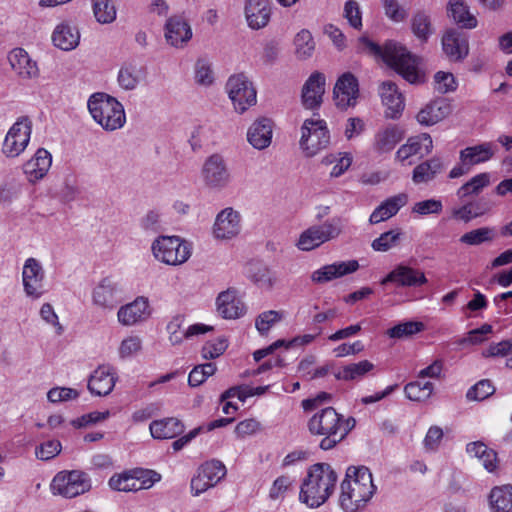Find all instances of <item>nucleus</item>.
<instances>
[{
	"label": "nucleus",
	"instance_id": "obj_1",
	"mask_svg": "<svg viewBox=\"0 0 512 512\" xmlns=\"http://www.w3.org/2000/svg\"><path fill=\"white\" fill-rule=\"evenodd\" d=\"M358 49L371 56L381 58L407 82L419 84L424 82V75L418 70V62L404 46L395 41H387L383 47L366 36L359 38Z\"/></svg>",
	"mask_w": 512,
	"mask_h": 512
},
{
	"label": "nucleus",
	"instance_id": "obj_2",
	"mask_svg": "<svg viewBox=\"0 0 512 512\" xmlns=\"http://www.w3.org/2000/svg\"><path fill=\"white\" fill-rule=\"evenodd\" d=\"M376 491L372 473L365 466H350L341 483L339 504L346 512H356L371 500Z\"/></svg>",
	"mask_w": 512,
	"mask_h": 512
},
{
	"label": "nucleus",
	"instance_id": "obj_3",
	"mask_svg": "<svg viewBox=\"0 0 512 512\" xmlns=\"http://www.w3.org/2000/svg\"><path fill=\"white\" fill-rule=\"evenodd\" d=\"M338 476L327 463L312 465L301 485L299 500L310 508L324 504L333 493Z\"/></svg>",
	"mask_w": 512,
	"mask_h": 512
},
{
	"label": "nucleus",
	"instance_id": "obj_4",
	"mask_svg": "<svg viewBox=\"0 0 512 512\" xmlns=\"http://www.w3.org/2000/svg\"><path fill=\"white\" fill-rule=\"evenodd\" d=\"M87 106L92 118L106 131L120 129L126 122L123 105L106 93L92 94Z\"/></svg>",
	"mask_w": 512,
	"mask_h": 512
},
{
	"label": "nucleus",
	"instance_id": "obj_5",
	"mask_svg": "<svg viewBox=\"0 0 512 512\" xmlns=\"http://www.w3.org/2000/svg\"><path fill=\"white\" fill-rule=\"evenodd\" d=\"M342 415L337 413L333 407H326L314 414L308 422V429L311 434L323 436L319 443L322 450L333 449L341 442L338 433L340 430Z\"/></svg>",
	"mask_w": 512,
	"mask_h": 512
},
{
	"label": "nucleus",
	"instance_id": "obj_6",
	"mask_svg": "<svg viewBox=\"0 0 512 512\" xmlns=\"http://www.w3.org/2000/svg\"><path fill=\"white\" fill-rule=\"evenodd\" d=\"M154 257L167 265H181L192 254V245L179 236H159L151 246Z\"/></svg>",
	"mask_w": 512,
	"mask_h": 512
},
{
	"label": "nucleus",
	"instance_id": "obj_7",
	"mask_svg": "<svg viewBox=\"0 0 512 512\" xmlns=\"http://www.w3.org/2000/svg\"><path fill=\"white\" fill-rule=\"evenodd\" d=\"M300 148L306 157H314L330 144V132L322 119H306L301 127Z\"/></svg>",
	"mask_w": 512,
	"mask_h": 512
},
{
	"label": "nucleus",
	"instance_id": "obj_8",
	"mask_svg": "<svg viewBox=\"0 0 512 512\" xmlns=\"http://www.w3.org/2000/svg\"><path fill=\"white\" fill-rule=\"evenodd\" d=\"M90 489L91 479L89 475L80 470L61 471L54 476L51 482L53 494L65 498L77 497Z\"/></svg>",
	"mask_w": 512,
	"mask_h": 512
},
{
	"label": "nucleus",
	"instance_id": "obj_9",
	"mask_svg": "<svg viewBox=\"0 0 512 512\" xmlns=\"http://www.w3.org/2000/svg\"><path fill=\"white\" fill-rule=\"evenodd\" d=\"M226 89L239 113L245 112L256 103V90L243 73L232 75L226 83Z\"/></svg>",
	"mask_w": 512,
	"mask_h": 512
},
{
	"label": "nucleus",
	"instance_id": "obj_10",
	"mask_svg": "<svg viewBox=\"0 0 512 512\" xmlns=\"http://www.w3.org/2000/svg\"><path fill=\"white\" fill-rule=\"evenodd\" d=\"M31 130V121L27 117L19 118L7 132L2 152L11 158L19 156L30 141Z\"/></svg>",
	"mask_w": 512,
	"mask_h": 512
},
{
	"label": "nucleus",
	"instance_id": "obj_11",
	"mask_svg": "<svg viewBox=\"0 0 512 512\" xmlns=\"http://www.w3.org/2000/svg\"><path fill=\"white\" fill-rule=\"evenodd\" d=\"M202 180L206 187L221 190L228 186L231 175L226 161L220 154L206 158L201 169Z\"/></svg>",
	"mask_w": 512,
	"mask_h": 512
},
{
	"label": "nucleus",
	"instance_id": "obj_12",
	"mask_svg": "<svg viewBox=\"0 0 512 512\" xmlns=\"http://www.w3.org/2000/svg\"><path fill=\"white\" fill-rule=\"evenodd\" d=\"M226 467L219 460H210L203 463L191 480V490L198 496L214 487L226 475Z\"/></svg>",
	"mask_w": 512,
	"mask_h": 512
},
{
	"label": "nucleus",
	"instance_id": "obj_13",
	"mask_svg": "<svg viewBox=\"0 0 512 512\" xmlns=\"http://www.w3.org/2000/svg\"><path fill=\"white\" fill-rule=\"evenodd\" d=\"M93 304L103 310H113L122 301V288L113 277L102 278L92 291Z\"/></svg>",
	"mask_w": 512,
	"mask_h": 512
},
{
	"label": "nucleus",
	"instance_id": "obj_14",
	"mask_svg": "<svg viewBox=\"0 0 512 512\" xmlns=\"http://www.w3.org/2000/svg\"><path fill=\"white\" fill-rule=\"evenodd\" d=\"M22 281L27 296L38 299L45 292V271L35 258H28L23 266Z\"/></svg>",
	"mask_w": 512,
	"mask_h": 512
},
{
	"label": "nucleus",
	"instance_id": "obj_15",
	"mask_svg": "<svg viewBox=\"0 0 512 512\" xmlns=\"http://www.w3.org/2000/svg\"><path fill=\"white\" fill-rule=\"evenodd\" d=\"M359 97V83L350 72L342 74L333 89L335 105L341 110L355 107Z\"/></svg>",
	"mask_w": 512,
	"mask_h": 512
},
{
	"label": "nucleus",
	"instance_id": "obj_16",
	"mask_svg": "<svg viewBox=\"0 0 512 512\" xmlns=\"http://www.w3.org/2000/svg\"><path fill=\"white\" fill-rule=\"evenodd\" d=\"M442 50L451 62H462L469 54V41L465 33L447 30L442 36Z\"/></svg>",
	"mask_w": 512,
	"mask_h": 512
},
{
	"label": "nucleus",
	"instance_id": "obj_17",
	"mask_svg": "<svg viewBox=\"0 0 512 512\" xmlns=\"http://www.w3.org/2000/svg\"><path fill=\"white\" fill-rule=\"evenodd\" d=\"M340 234L338 226H309L299 237L297 247L310 251Z\"/></svg>",
	"mask_w": 512,
	"mask_h": 512
},
{
	"label": "nucleus",
	"instance_id": "obj_18",
	"mask_svg": "<svg viewBox=\"0 0 512 512\" xmlns=\"http://www.w3.org/2000/svg\"><path fill=\"white\" fill-rule=\"evenodd\" d=\"M427 282L424 272L403 264L396 266L381 280L382 285L395 283L402 287H419Z\"/></svg>",
	"mask_w": 512,
	"mask_h": 512
},
{
	"label": "nucleus",
	"instance_id": "obj_19",
	"mask_svg": "<svg viewBox=\"0 0 512 512\" xmlns=\"http://www.w3.org/2000/svg\"><path fill=\"white\" fill-rule=\"evenodd\" d=\"M326 79L323 73L313 72L302 88V104L306 109L314 110L320 107L325 92Z\"/></svg>",
	"mask_w": 512,
	"mask_h": 512
},
{
	"label": "nucleus",
	"instance_id": "obj_20",
	"mask_svg": "<svg viewBox=\"0 0 512 512\" xmlns=\"http://www.w3.org/2000/svg\"><path fill=\"white\" fill-rule=\"evenodd\" d=\"M117 381V375L113 367L100 365L93 371L88 380V390L96 396L110 394Z\"/></svg>",
	"mask_w": 512,
	"mask_h": 512
},
{
	"label": "nucleus",
	"instance_id": "obj_21",
	"mask_svg": "<svg viewBox=\"0 0 512 512\" xmlns=\"http://www.w3.org/2000/svg\"><path fill=\"white\" fill-rule=\"evenodd\" d=\"M359 269L357 260L338 261L315 270L311 275L314 283L322 284L352 274Z\"/></svg>",
	"mask_w": 512,
	"mask_h": 512
},
{
	"label": "nucleus",
	"instance_id": "obj_22",
	"mask_svg": "<svg viewBox=\"0 0 512 512\" xmlns=\"http://www.w3.org/2000/svg\"><path fill=\"white\" fill-rule=\"evenodd\" d=\"M165 38L176 47H183L192 38V29L182 16H171L165 24Z\"/></svg>",
	"mask_w": 512,
	"mask_h": 512
},
{
	"label": "nucleus",
	"instance_id": "obj_23",
	"mask_svg": "<svg viewBox=\"0 0 512 512\" xmlns=\"http://www.w3.org/2000/svg\"><path fill=\"white\" fill-rule=\"evenodd\" d=\"M433 141L429 134L422 133L416 137L408 139L407 143L400 146L396 152V159L404 162L412 156L420 155L421 157L432 152Z\"/></svg>",
	"mask_w": 512,
	"mask_h": 512
},
{
	"label": "nucleus",
	"instance_id": "obj_24",
	"mask_svg": "<svg viewBox=\"0 0 512 512\" xmlns=\"http://www.w3.org/2000/svg\"><path fill=\"white\" fill-rule=\"evenodd\" d=\"M245 16L251 29L265 27L271 16L270 0H246Z\"/></svg>",
	"mask_w": 512,
	"mask_h": 512
},
{
	"label": "nucleus",
	"instance_id": "obj_25",
	"mask_svg": "<svg viewBox=\"0 0 512 512\" xmlns=\"http://www.w3.org/2000/svg\"><path fill=\"white\" fill-rule=\"evenodd\" d=\"M379 94L383 105L387 108L386 116L397 118L404 109V98L397 85L392 81H384L379 87Z\"/></svg>",
	"mask_w": 512,
	"mask_h": 512
},
{
	"label": "nucleus",
	"instance_id": "obj_26",
	"mask_svg": "<svg viewBox=\"0 0 512 512\" xmlns=\"http://www.w3.org/2000/svg\"><path fill=\"white\" fill-rule=\"evenodd\" d=\"M149 303L144 297H138L133 302L122 306L117 313L118 321L124 326H132L149 316Z\"/></svg>",
	"mask_w": 512,
	"mask_h": 512
},
{
	"label": "nucleus",
	"instance_id": "obj_27",
	"mask_svg": "<svg viewBox=\"0 0 512 512\" xmlns=\"http://www.w3.org/2000/svg\"><path fill=\"white\" fill-rule=\"evenodd\" d=\"M218 314L225 319H236L244 312L243 303L237 298V291L229 288L222 291L216 298Z\"/></svg>",
	"mask_w": 512,
	"mask_h": 512
},
{
	"label": "nucleus",
	"instance_id": "obj_28",
	"mask_svg": "<svg viewBox=\"0 0 512 512\" xmlns=\"http://www.w3.org/2000/svg\"><path fill=\"white\" fill-rule=\"evenodd\" d=\"M51 164V154L46 149L39 148L35 155L24 164L23 170L30 182H36L47 174Z\"/></svg>",
	"mask_w": 512,
	"mask_h": 512
},
{
	"label": "nucleus",
	"instance_id": "obj_29",
	"mask_svg": "<svg viewBox=\"0 0 512 512\" xmlns=\"http://www.w3.org/2000/svg\"><path fill=\"white\" fill-rule=\"evenodd\" d=\"M8 60L13 71L23 79H31L38 76L39 70L35 61H33L23 48L13 49Z\"/></svg>",
	"mask_w": 512,
	"mask_h": 512
},
{
	"label": "nucleus",
	"instance_id": "obj_30",
	"mask_svg": "<svg viewBox=\"0 0 512 512\" xmlns=\"http://www.w3.org/2000/svg\"><path fill=\"white\" fill-rule=\"evenodd\" d=\"M496 146L492 142H483L469 146L459 152V160L472 168L475 165L485 163L495 155Z\"/></svg>",
	"mask_w": 512,
	"mask_h": 512
},
{
	"label": "nucleus",
	"instance_id": "obj_31",
	"mask_svg": "<svg viewBox=\"0 0 512 512\" xmlns=\"http://www.w3.org/2000/svg\"><path fill=\"white\" fill-rule=\"evenodd\" d=\"M272 129L270 119H257L248 129L247 140L255 149L263 150L271 144Z\"/></svg>",
	"mask_w": 512,
	"mask_h": 512
},
{
	"label": "nucleus",
	"instance_id": "obj_32",
	"mask_svg": "<svg viewBox=\"0 0 512 512\" xmlns=\"http://www.w3.org/2000/svg\"><path fill=\"white\" fill-rule=\"evenodd\" d=\"M451 113V106L444 98L428 103L417 114V121L421 125L431 126L446 118Z\"/></svg>",
	"mask_w": 512,
	"mask_h": 512
},
{
	"label": "nucleus",
	"instance_id": "obj_33",
	"mask_svg": "<svg viewBox=\"0 0 512 512\" xmlns=\"http://www.w3.org/2000/svg\"><path fill=\"white\" fill-rule=\"evenodd\" d=\"M53 44L64 51L75 49L80 41V33L76 26L68 22L57 25L52 33Z\"/></svg>",
	"mask_w": 512,
	"mask_h": 512
},
{
	"label": "nucleus",
	"instance_id": "obj_34",
	"mask_svg": "<svg viewBox=\"0 0 512 512\" xmlns=\"http://www.w3.org/2000/svg\"><path fill=\"white\" fill-rule=\"evenodd\" d=\"M247 276L263 290H271L278 280L277 273L261 262H250L247 265Z\"/></svg>",
	"mask_w": 512,
	"mask_h": 512
},
{
	"label": "nucleus",
	"instance_id": "obj_35",
	"mask_svg": "<svg viewBox=\"0 0 512 512\" xmlns=\"http://www.w3.org/2000/svg\"><path fill=\"white\" fill-rule=\"evenodd\" d=\"M403 138V131L399 127L389 125L375 134L373 149L378 154L390 152Z\"/></svg>",
	"mask_w": 512,
	"mask_h": 512
},
{
	"label": "nucleus",
	"instance_id": "obj_36",
	"mask_svg": "<svg viewBox=\"0 0 512 512\" xmlns=\"http://www.w3.org/2000/svg\"><path fill=\"white\" fill-rule=\"evenodd\" d=\"M407 199V195L404 193L386 199L370 215V224H378L397 214L400 208L407 203Z\"/></svg>",
	"mask_w": 512,
	"mask_h": 512
},
{
	"label": "nucleus",
	"instance_id": "obj_37",
	"mask_svg": "<svg viewBox=\"0 0 512 512\" xmlns=\"http://www.w3.org/2000/svg\"><path fill=\"white\" fill-rule=\"evenodd\" d=\"M149 429L154 439H171L184 431V425L179 419L170 417L152 421Z\"/></svg>",
	"mask_w": 512,
	"mask_h": 512
},
{
	"label": "nucleus",
	"instance_id": "obj_38",
	"mask_svg": "<svg viewBox=\"0 0 512 512\" xmlns=\"http://www.w3.org/2000/svg\"><path fill=\"white\" fill-rule=\"evenodd\" d=\"M445 168L440 157H433L418 164L412 173V180L415 184L428 183L432 181Z\"/></svg>",
	"mask_w": 512,
	"mask_h": 512
},
{
	"label": "nucleus",
	"instance_id": "obj_39",
	"mask_svg": "<svg viewBox=\"0 0 512 512\" xmlns=\"http://www.w3.org/2000/svg\"><path fill=\"white\" fill-rule=\"evenodd\" d=\"M447 13L461 28L473 29L477 26L476 17L470 13L463 0H449Z\"/></svg>",
	"mask_w": 512,
	"mask_h": 512
},
{
	"label": "nucleus",
	"instance_id": "obj_40",
	"mask_svg": "<svg viewBox=\"0 0 512 512\" xmlns=\"http://www.w3.org/2000/svg\"><path fill=\"white\" fill-rule=\"evenodd\" d=\"M492 512H512V486L494 487L489 495Z\"/></svg>",
	"mask_w": 512,
	"mask_h": 512
},
{
	"label": "nucleus",
	"instance_id": "obj_41",
	"mask_svg": "<svg viewBox=\"0 0 512 512\" xmlns=\"http://www.w3.org/2000/svg\"><path fill=\"white\" fill-rule=\"evenodd\" d=\"M374 364L369 360H362L357 363H350L334 373L337 380L359 381L367 373L374 369Z\"/></svg>",
	"mask_w": 512,
	"mask_h": 512
},
{
	"label": "nucleus",
	"instance_id": "obj_42",
	"mask_svg": "<svg viewBox=\"0 0 512 512\" xmlns=\"http://www.w3.org/2000/svg\"><path fill=\"white\" fill-rule=\"evenodd\" d=\"M490 209L489 202L481 198L475 202L463 205L452 212L456 221L469 222L474 218L485 214Z\"/></svg>",
	"mask_w": 512,
	"mask_h": 512
},
{
	"label": "nucleus",
	"instance_id": "obj_43",
	"mask_svg": "<svg viewBox=\"0 0 512 512\" xmlns=\"http://www.w3.org/2000/svg\"><path fill=\"white\" fill-rule=\"evenodd\" d=\"M411 30L422 42H426L434 33L431 18L425 11H417L411 19Z\"/></svg>",
	"mask_w": 512,
	"mask_h": 512
},
{
	"label": "nucleus",
	"instance_id": "obj_44",
	"mask_svg": "<svg viewBox=\"0 0 512 512\" xmlns=\"http://www.w3.org/2000/svg\"><path fill=\"white\" fill-rule=\"evenodd\" d=\"M294 46L296 57L300 60H306L313 55L316 44L311 32L302 29L294 38Z\"/></svg>",
	"mask_w": 512,
	"mask_h": 512
},
{
	"label": "nucleus",
	"instance_id": "obj_45",
	"mask_svg": "<svg viewBox=\"0 0 512 512\" xmlns=\"http://www.w3.org/2000/svg\"><path fill=\"white\" fill-rule=\"evenodd\" d=\"M490 185V174L487 172L473 176L468 182L457 190V197L464 199L471 195H478L485 187Z\"/></svg>",
	"mask_w": 512,
	"mask_h": 512
},
{
	"label": "nucleus",
	"instance_id": "obj_46",
	"mask_svg": "<svg viewBox=\"0 0 512 512\" xmlns=\"http://www.w3.org/2000/svg\"><path fill=\"white\" fill-rule=\"evenodd\" d=\"M434 391V384L430 381H413L405 385L404 393L411 401L423 402L428 400Z\"/></svg>",
	"mask_w": 512,
	"mask_h": 512
},
{
	"label": "nucleus",
	"instance_id": "obj_47",
	"mask_svg": "<svg viewBox=\"0 0 512 512\" xmlns=\"http://www.w3.org/2000/svg\"><path fill=\"white\" fill-rule=\"evenodd\" d=\"M92 9L101 24H110L116 19V8L110 0H92Z\"/></svg>",
	"mask_w": 512,
	"mask_h": 512
},
{
	"label": "nucleus",
	"instance_id": "obj_48",
	"mask_svg": "<svg viewBox=\"0 0 512 512\" xmlns=\"http://www.w3.org/2000/svg\"><path fill=\"white\" fill-rule=\"evenodd\" d=\"M140 82V70L134 64L123 65L118 72V83L125 90H134Z\"/></svg>",
	"mask_w": 512,
	"mask_h": 512
},
{
	"label": "nucleus",
	"instance_id": "obj_49",
	"mask_svg": "<svg viewBox=\"0 0 512 512\" xmlns=\"http://www.w3.org/2000/svg\"><path fill=\"white\" fill-rule=\"evenodd\" d=\"M109 487L115 491L121 492H136L139 491L138 483L136 482L132 471H127L121 474L113 475L109 479Z\"/></svg>",
	"mask_w": 512,
	"mask_h": 512
},
{
	"label": "nucleus",
	"instance_id": "obj_50",
	"mask_svg": "<svg viewBox=\"0 0 512 512\" xmlns=\"http://www.w3.org/2000/svg\"><path fill=\"white\" fill-rule=\"evenodd\" d=\"M402 236L403 234L399 228L392 229L382 233L378 238H376L372 242V247L376 251H388L389 249L400 244Z\"/></svg>",
	"mask_w": 512,
	"mask_h": 512
},
{
	"label": "nucleus",
	"instance_id": "obj_51",
	"mask_svg": "<svg viewBox=\"0 0 512 512\" xmlns=\"http://www.w3.org/2000/svg\"><path fill=\"white\" fill-rule=\"evenodd\" d=\"M425 326L420 321H407L399 323L387 331L390 338H404L415 335L424 330Z\"/></svg>",
	"mask_w": 512,
	"mask_h": 512
},
{
	"label": "nucleus",
	"instance_id": "obj_52",
	"mask_svg": "<svg viewBox=\"0 0 512 512\" xmlns=\"http://www.w3.org/2000/svg\"><path fill=\"white\" fill-rule=\"evenodd\" d=\"M217 368L214 363H205L195 366L188 377V384L191 387H197L205 382V380L216 372Z\"/></svg>",
	"mask_w": 512,
	"mask_h": 512
},
{
	"label": "nucleus",
	"instance_id": "obj_53",
	"mask_svg": "<svg viewBox=\"0 0 512 512\" xmlns=\"http://www.w3.org/2000/svg\"><path fill=\"white\" fill-rule=\"evenodd\" d=\"M495 392V387L488 379H483L470 387L466 393V397L470 401H482L491 396Z\"/></svg>",
	"mask_w": 512,
	"mask_h": 512
},
{
	"label": "nucleus",
	"instance_id": "obj_54",
	"mask_svg": "<svg viewBox=\"0 0 512 512\" xmlns=\"http://www.w3.org/2000/svg\"><path fill=\"white\" fill-rule=\"evenodd\" d=\"M131 471L136 482L138 483L139 490L149 489L156 482H159L161 480V475L154 470L139 468Z\"/></svg>",
	"mask_w": 512,
	"mask_h": 512
},
{
	"label": "nucleus",
	"instance_id": "obj_55",
	"mask_svg": "<svg viewBox=\"0 0 512 512\" xmlns=\"http://www.w3.org/2000/svg\"><path fill=\"white\" fill-rule=\"evenodd\" d=\"M281 312L269 310L261 313L255 321V326L261 335L268 333L270 328L282 319Z\"/></svg>",
	"mask_w": 512,
	"mask_h": 512
},
{
	"label": "nucleus",
	"instance_id": "obj_56",
	"mask_svg": "<svg viewBox=\"0 0 512 512\" xmlns=\"http://www.w3.org/2000/svg\"><path fill=\"white\" fill-rule=\"evenodd\" d=\"M227 347V340L222 337L208 341L202 347V357L206 360L215 359L221 356L226 351Z\"/></svg>",
	"mask_w": 512,
	"mask_h": 512
},
{
	"label": "nucleus",
	"instance_id": "obj_57",
	"mask_svg": "<svg viewBox=\"0 0 512 512\" xmlns=\"http://www.w3.org/2000/svg\"><path fill=\"white\" fill-rule=\"evenodd\" d=\"M434 88L441 94L453 92L457 89V82L450 72L439 71L434 75Z\"/></svg>",
	"mask_w": 512,
	"mask_h": 512
},
{
	"label": "nucleus",
	"instance_id": "obj_58",
	"mask_svg": "<svg viewBox=\"0 0 512 512\" xmlns=\"http://www.w3.org/2000/svg\"><path fill=\"white\" fill-rule=\"evenodd\" d=\"M493 238V231L487 227L472 230L461 236L460 241L468 245H479Z\"/></svg>",
	"mask_w": 512,
	"mask_h": 512
},
{
	"label": "nucleus",
	"instance_id": "obj_59",
	"mask_svg": "<svg viewBox=\"0 0 512 512\" xmlns=\"http://www.w3.org/2000/svg\"><path fill=\"white\" fill-rule=\"evenodd\" d=\"M344 17L350 26L355 29L362 27V16L359 4L354 0H348L344 5Z\"/></svg>",
	"mask_w": 512,
	"mask_h": 512
},
{
	"label": "nucleus",
	"instance_id": "obj_60",
	"mask_svg": "<svg viewBox=\"0 0 512 512\" xmlns=\"http://www.w3.org/2000/svg\"><path fill=\"white\" fill-rule=\"evenodd\" d=\"M76 389L68 387H55L48 391L47 398L52 403L73 400L79 397Z\"/></svg>",
	"mask_w": 512,
	"mask_h": 512
},
{
	"label": "nucleus",
	"instance_id": "obj_61",
	"mask_svg": "<svg viewBox=\"0 0 512 512\" xmlns=\"http://www.w3.org/2000/svg\"><path fill=\"white\" fill-rule=\"evenodd\" d=\"M512 351V339H506L499 343L490 344L482 351V356L489 357H506Z\"/></svg>",
	"mask_w": 512,
	"mask_h": 512
},
{
	"label": "nucleus",
	"instance_id": "obj_62",
	"mask_svg": "<svg viewBox=\"0 0 512 512\" xmlns=\"http://www.w3.org/2000/svg\"><path fill=\"white\" fill-rule=\"evenodd\" d=\"M61 451V443L58 440H49L36 447V456L40 460H50Z\"/></svg>",
	"mask_w": 512,
	"mask_h": 512
},
{
	"label": "nucleus",
	"instance_id": "obj_63",
	"mask_svg": "<svg viewBox=\"0 0 512 512\" xmlns=\"http://www.w3.org/2000/svg\"><path fill=\"white\" fill-rule=\"evenodd\" d=\"M109 415H110L109 411H103V412L93 411L88 414H84L77 419L72 420L71 424L75 428L87 427L89 425L96 424L98 422H101V421L107 419L109 417Z\"/></svg>",
	"mask_w": 512,
	"mask_h": 512
},
{
	"label": "nucleus",
	"instance_id": "obj_64",
	"mask_svg": "<svg viewBox=\"0 0 512 512\" xmlns=\"http://www.w3.org/2000/svg\"><path fill=\"white\" fill-rule=\"evenodd\" d=\"M292 479L289 476H280L276 478L270 488L269 498L271 500H278L283 497L284 493L292 485Z\"/></svg>",
	"mask_w": 512,
	"mask_h": 512
}]
</instances>
